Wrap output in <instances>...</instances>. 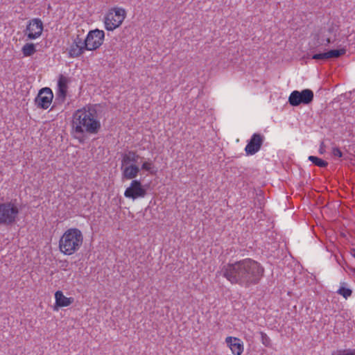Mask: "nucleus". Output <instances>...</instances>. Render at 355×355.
<instances>
[{
    "label": "nucleus",
    "instance_id": "obj_1",
    "mask_svg": "<svg viewBox=\"0 0 355 355\" xmlns=\"http://www.w3.org/2000/svg\"><path fill=\"white\" fill-rule=\"evenodd\" d=\"M220 273L231 284L248 288L259 283L264 268L259 262L247 258L224 265Z\"/></svg>",
    "mask_w": 355,
    "mask_h": 355
},
{
    "label": "nucleus",
    "instance_id": "obj_2",
    "mask_svg": "<svg viewBox=\"0 0 355 355\" xmlns=\"http://www.w3.org/2000/svg\"><path fill=\"white\" fill-rule=\"evenodd\" d=\"M101 129L100 119L94 106L77 110L73 114L71 133L79 142H84L86 133L96 135Z\"/></svg>",
    "mask_w": 355,
    "mask_h": 355
},
{
    "label": "nucleus",
    "instance_id": "obj_3",
    "mask_svg": "<svg viewBox=\"0 0 355 355\" xmlns=\"http://www.w3.org/2000/svg\"><path fill=\"white\" fill-rule=\"evenodd\" d=\"M101 35L103 36L99 31H89L86 38L83 40L80 35H77L74 38L70 49L69 50V54L71 58H77L80 56L85 51H94L100 47V40L97 42H92L93 37L101 38Z\"/></svg>",
    "mask_w": 355,
    "mask_h": 355
},
{
    "label": "nucleus",
    "instance_id": "obj_4",
    "mask_svg": "<svg viewBox=\"0 0 355 355\" xmlns=\"http://www.w3.org/2000/svg\"><path fill=\"white\" fill-rule=\"evenodd\" d=\"M83 242V236L78 228H70L64 232L59 241V248L66 255L77 252Z\"/></svg>",
    "mask_w": 355,
    "mask_h": 355
},
{
    "label": "nucleus",
    "instance_id": "obj_5",
    "mask_svg": "<svg viewBox=\"0 0 355 355\" xmlns=\"http://www.w3.org/2000/svg\"><path fill=\"white\" fill-rule=\"evenodd\" d=\"M19 209L12 201L0 203V225L9 226L15 224Z\"/></svg>",
    "mask_w": 355,
    "mask_h": 355
},
{
    "label": "nucleus",
    "instance_id": "obj_6",
    "mask_svg": "<svg viewBox=\"0 0 355 355\" xmlns=\"http://www.w3.org/2000/svg\"><path fill=\"white\" fill-rule=\"evenodd\" d=\"M126 16L125 9L122 8H113L109 10L104 18L106 30L114 31L119 27Z\"/></svg>",
    "mask_w": 355,
    "mask_h": 355
},
{
    "label": "nucleus",
    "instance_id": "obj_7",
    "mask_svg": "<svg viewBox=\"0 0 355 355\" xmlns=\"http://www.w3.org/2000/svg\"><path fill=\"white\" fill-rule=\"evenodd\" d=\"M313 98V92L310 89H304L301 92L294 90L288 97V103L293 107L299 106L301 104L309 105L312 103Z\"/></svg>",
    "mask_w": 355,
    "mask_h": 355
},
{
    "label": "nucleus",
    "instance_id": "obj_8",
    "mask_svg": "<svg viewBox=\"0 0 355 355\" xmlns=\"http://www.w3.org/2000/svg\"><path fill=\"white\" fill-rule=\"evenodd\" d=\"M69 83V79L67 77L62 74L59 76L55 98L53 101L51 110L56 107L57 106L62 105L64 103L67 94Z\"/></svg>",
    "mask_w": 355,
    "mask_h": 355
},
{
    "label": "nucleus",
    "instance_id": "obj_9",
    "mask_svg": "<svg viewBox=\"0 0 355 355\" xmlns=\"http://www.w3.org/2000/svg\"><path fill=\"white\" fill-rule=\"evenodd\" d=\"M146 194L147 189L145 188V186L142 185L141 181L138 180H133L124 192L125 198L133 200L137 198H143Z\"/></svg>",
    "mask_w": 355,
    "mask_h": 355
},
{
    "label": "nucleus",
    "instance_id": "obj_10",
    "mask_svg": "<svg viewBox=\"0 0 355 355\" xmlns=\"http://www.w3.org/2000/svg\"><path fill=\"white\" fill-rule=\"evenodd\" d=\"M53 99V93L49 87H44L40 89L35 98V105L43 110H46L51 105Z\"/></svg>",
    "mask_w": 355,
    "mask_h": 355
},
{
    "label": "nucleus",
    "instance_id": "obj_11",
    "mask_svg": "<svg viewBox=\"0 0 355 355\" xmlns=\"http://www.w3.org/2000/svg\"><path fill=\"white\" fill-rule=\"evenodd\" d=\"M43 23L39 18H34L28 21L24 31V35L28 40H35L41 36L43 31Z\"/></svg>",
    "mask_w": 355,
    "mask_h": 355
},
{
    "label": "nucleus",
    "instance_id": "obj_12",
    "mask_svg": "<svg viewBox=\"0 0 355 355\" xmlns=\"http://www.w3.org/2000/svg\"><path fill=\"white\" fill-rule=\"evenodd\" d=\"M264 141V136L260 133H254L245 148L247 155L256 154L261 148Z\"/></svg>",
    "mask_w": 355,
    "mask_h": 355
},
{
    "label": "nucleus",
    "instance_id": "obj_13",
    "mask_svg": "<svg viewBox=\"0 0 355 355\" xmlns=\"http://www.w3.org/2000/svg\"><path fill=\"white\" fill-rule=\"evenodd\" d=\"M122 178L125 180L135 179L140 172V168L135 164L122 165L121 166Z\"/></svg>",
    "mask_w": 355,
    "mask_h": 355
},
{
    "label": "nucleus",
    "instance_id": "obj_14",
    "mask_svg": "<svg viewBox=\"0 0 355 355\" xmlns=\"http://www.w3.org/2000/svg\"><path fill=\"white\" fill-rule=\"evenodd\" d=\"M225 342L230 347L233 354L241 355L243 352V344L239 338L228 336L226 338Z\"/></svg>",
    "mask_w": 355,
    "mask_h": 355
},
{
    "label": "nucleus",
    "instance_id": "obj_15",
    "mask_svg": "<svg viewBox=\"0 0 355 355\" xmlns=\"http://www.w3.org/2000/svg\"><path fill=\"white\" fill-rule=\"evenodd\" d=\"M55 304L59 307L68 306L73 302V297H67L61 291L55 293Z\"/></svg>",
    "mask_w": 355,
    "mask_h": 355
},
{
    "label": "nucleus",
    "instance_id": "obj_16",
    "mask_svg": "<svg viewBox=\"0 0 355 355\" xmlns=\"http://www.w3.org/2000/svg\"><path fill=\"white\" fill-rule=\"evenodd\" d=\"M140 156L133 150H129L122 156L121 164L127 165L131 164H135L137 162Z\"/></svg>",
    "mask_w": 355,
    "mask_h": 355
},
{
    "label": "nucleus",
    "instance_id": "obj_17",
    "mask_svg": "<svg viewBox=\"0 0 355 355\" xmlns=\"http://www.w3.org/2000/svg\"><path fill=\"white\" fill-rule=\"evenodd\" d=\"M346 53L345 49H331L325 52L326 60L331 58H338Z\"/></svg>",
    "mask_w": 355,
    "mask_h": 355
},
{
    "label": "nucleus",
    "instance_id": "obj_18",
    "mask_svg": "<svg viewBox=\"0 0 355 355\" xmlns=\"http://www.w3.org/2000/svg\"><path fill=\"white\" fill-rule=\"evenodd\" d=\"M36 51L35 45L33 43H26L21 49V52L25 57L33 55Z\"/></svg>",
    "mask_w": 355,
    "mask_h": 355
},
{
    "label": "nucleus",
    "instance_id": "obj_19",
    "mask_svg": "<svg viewBox=\"0 0 355 355\" xmlns=\"http://www.w3.org/2000/svg\"><path fill=\"white\" fill-rule=\"evenodd\" d=\"M154 168L155 166L153 161L148 159L147 161L143 162V164H141V167L140 168V171L144 170L149 172L150 174H155L156 173V171L154 170Z\"/></svg>",
    "mask_w": 355,
    "mask_h": 355
},
{
    "label": "nucleus",
    "instance_id": "obj_20",
    "mask_svg": "<svg viewBox=\"0 0 355 355\" xmlns=\"http://www.w3.org/2000/svg\"><path fill=\"white\" fill-rule=\"evenodd\" d=\"M309 160L311 161L314 165L320 168H325L328 166V162L325 160L322 159L316 156L310 155Z\"/></svg>",
    "mask_w": 355,
    "mask_h": 355
},
{
    "label": "nucleus",
    "instance_id": "obj_21",
    "mask_svg": "<svg viewBox=\"0 0 355 355\" xmlns=\"http://www.w3.org/2000/svg\"><path fill=\"white\" fill-rule=\"evenodd\" d=\"M337 293L342 295L345 299H347L352 294V291L350 288L341 286L337 291Z\"/></svg>",
    "mask_w": 355,
    "mask_h": 355
},
{
    "label": "nucleus",
    "instance_id": "obj_22",
    "mask_svg": "<svg viewBox=\"0 0 355 355\" xmlns=\"http://www.w3.org/2000/svg\"><path fill=\"white\" fill-rule=\"evenodd\" d=\"M260 335H261V340L262 344L267 347H270L271 346V340L267 336V334L263 331H261Z\"/></svg>",
    "mask_w": 355,
    "mask_h": 355
},
{
    "label": "nucleus",
    "instance_id": "obj_23",
    "mask_svg": "<svg viewBox=\"0 0 355 355\" xmlns=\"http://www.w3.org/2000/svg\"><path fill=\"white\" fill-rule=\"evenodd\" d=\"M264 205V198L262 196L261 191H260L259 193H257V199L255 202V205L258 206L259 208L261 209Z\"/></svg>",
    "mask_w": 355,
    "mask_h": 355
},
{
    "label": "nucleus",
    "instance_id": "obj_24",
    "mask_svg": "<svg viewBox=\"0 0 355 355\" xmlns=\"http://www.w3.org/2000/svg\"><path fill=\"white\" fill-rule=\"evenodd\" d=\"M309 56H310L311 59L316 60H326L325 52L314 53L312 55L309 54Z\"/></svg>",
    "mask_w": 355,
    "mask_h": 355
},
{
    "label": "nucleus",
    "instance_id": "obj_25",
    "mask_svg": "<svg viewBox=\"0 0 355 355\" xmlns=\"http://www.w3.org/2000/svg\"><path fill=\"white\" fill-rule=\"evenodd\" d=\"M94 31H99L101 34L103 33V36L101 35V38L98 39V37H93V40H92V42H97L98 40H100V42H98L100 43V46L103 44V41H104V37H105V33L103 31H101V30H99L98 28L96 29H94Z\"/></svg>",
    "mask_w": 355,
    "mask_h": 355
},
{
    "label": "nucleus",
    "instance_id": "obj_26",
    "mask_svg": "<svg viewBox=\"0 0 355 355\" xmlns=\"http://www.w3.org/2000/svg\"><path fill=\"white\" fill-rule=\"evenodd\" d=\"M332 154L334 157H342L343 153L340 149L338 147H334L332 148Z\"/></svg>",
    "mask_w": 355,
    "mask_h": 355
},
{
    "label": "nucleus",
    "instance_id": "obj_27",
    "mask_svg": "<svg viewBox=\"0 0 355 355\" xmlns=\"http://www.w3.org/2000/svg\"><path fill=\"white\" fill-rule=\"evenodd\" d=\"M337 355H355V349L345 350L343 352H340Z\"/></svg>",
    "mask_w": 355,
    "mask_h": 355
},
{
    "label": "nucleus",
    "instance_id": "obj_28",
    "mask_svg": "<svg viewBox=\"0 0 355 355\" xmlns=\"http://www.w3.org/2000/svg\"><path fill=\"white\" fill-rule=\"evenodd\" d=\"M334 29L335 28L333 26H331V27L329 28L328 31L331 33L334 31Z\"/></svg>",
    "mask_w": 355,
    "mask_h": 355
},
{
    "label": "nucleus",
    "instance_id": "obj_29",
    "mask_svg": "<svg viewBox=\"0 0 355 355\" xmlns=\"http://www.w3.org/2000/svg\"><path fill=\"white\" fill-rule=\"evenodd\" d=\"M326 42H327V44H326L327 45H328L332 42V41L331 40V39L329 37H327L326 39Z\"/></svg>",
    "mask_w": 355,
    "mask_h": 355
},
{
    "label": "nucleus",
    "instance_id": "obj_30",
    "mask_svg": "<svg viewBox=\"0 0 355 355\" xmlns=\"http://www.w3.org/2000/svg\"><path fill=\"white\" fill-rule=\"evenodd\" d=\"M351 254L355 258V248L351 250Z\"/></svg>",
    "mask_w": 355,
    "mask_h": 355
},
{
    "label": "nucleus",
    "instance_id": "obj_31",
    "mask_svg": "<svg viewBox=\"0 0 355 355\" xmlns=\"http://www.w3.org/2000/svg\"><path fill=\"white\" fill-rule=\"evenodd\" d=\"M323 145H324V144H323V142H322V144L320 145V153L321 154L323 153V148H322Z\"/></svg>",
    "mask_w": 355,
    "mask_h": 355
}]
</instances>
